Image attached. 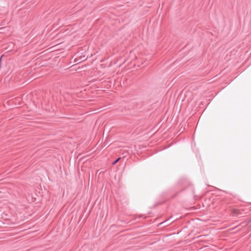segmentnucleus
Segmentation results:
<instances>
[{
	"label": "nucleus",
	"instance_id": "nucleus-9",
	"mask_svg": "<svg viewBox=\"0 0 251 251\" xmlns=\"http://www.w3.org/2000/svg\"><path fill=\"white\" fill-rule=\"evenodd\" d=\"M1 62V58L0 59V63Z\"/></svg>",
	"mask_w": 251,
	"mask_h": 251
},
{
	"label": "nucleus",
	"instance_id": "nucleus-1",
	"mask_svg": "<svg viewBox=\"0 0 251 251\" xmlns=\"http://www.w3.org/2000/svg\"><path fill=\"white\" fill-rule=\"evenodd\" d=\"M231 214L233 216H239L241 215H242V213L240 212V211L239 209H232L231 211Z\"/></svg>",
	"mask_w": 251,
	"mask_h": 251
},
{
	"label": "nucleus",
	"instance_id": "nucleus-3",
	"mask_svg": "<svg viewBox=\"0 0 251 251\" xmlns=\"http://www.w3.org/2000/svg\"><path fill=\"white\" fill-rule=\"evenodd\" d=\"M183 190V189H181L180 190V191H178L177 193H176L174 195H173V196L171 197V199H173L175 197H176L179 193H180V192L182 191Z\"/></svg>",
	"mask_w": 251,
	"mask_h": 251
},
{
	"label": "nucleus",
	"instance_id": "nucleus-2",
	"mask_svg": "<svg viewBox=\"0 0 251 251\" xmlns=\"http://www.w3.org/2000/svg\"><path fill=\"white\" fill-rule=\"evenodd\" d=\"M121 159V157H118V158H117L113 163H112V165H115L116 164L120 159Z\"/></svg>",
	"mask_w": 251,
	"mask_h": 251
},
{
	"label": "nucleus",
	"instance_id": "nucleus-6",
	"mask_svg": "<svg viewBox=\"0 0 251 251\" xmlns=\"http://www.w3.org/2000/svg\"><path fill=\"white\" fill-rule=\"evenodd\" d=\"M169 221V219H167V220H166V222H167Z\"/></svg>",
	"mask_w": 251,
	"mask_h": 251
},
{
	"label": "nucleus",
	"instance_id": "nucleus-7",
	"mask_svg": "<svg viewBox=\"0 0 251 251\" xmlns=\"http://www.w3.org/2000/svg\"><path fill=\"white\" fill-rule=\"evenodd\" d=\"M169 221V219H167V220H166V222H167Z\"/></svg>",
	"mask_w": 251,
	"mask_h": 251
},
{
	"label": "nucleus",
	"instance_id": "nucleus-8",
	"mask_svg": "<svg viewBox=\"0 0 251 251\" xmlns=\"http://www.w3.org/2000/svg\"><path fill=\"white\" fill-rule=\"evenodd\" d=\"M169 221V219H167V220H166V222H167Z\"/></svg>",
	"mask_w": 251,
	"mask_h": 251
},
{
	"label": "nucleus",
	"instance_id": "nucleus-5",
	"mask_svg": "<svg viewBox=\"0 0 251 251\" xmlns=\"http://www.w3.org/2000/svg\"><path fill=\"white\" fill-rule=\"evenodd\" d=\"M251 222V219H249V220H248V222Z\"/></svg>",
	"mask_w": 251,
	"mask_h": 251
},
{
	"label": "nucleus",
	"instance_id": "nucleus-4",
	"mask_svg": "<svg viewBox=\"0 0 251 251\" xmlns=\"http://www.w3.org/2000/svg\"><path fill=\"white\" fill-rule=\"evenodd\" d=\"M87 59V57H85V56H83V57H81L80 59H81L80 62L83 61Z\"/></svg>",
	"mask_w": 251,
	"mask_h": 251
}]
</instances>
